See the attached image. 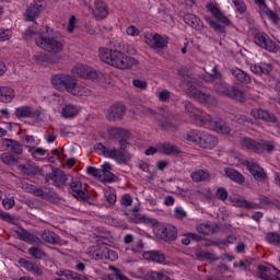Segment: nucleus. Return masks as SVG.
Segmentation results:
<instances>
[{"mask_svg": "<svg viewBox=\"0 0 280 280\" xmlns=\"http://www.w3.org/2000/svg\"><path fill=\"white\" fill-rule=\"evenodd\" d=\"M130 137H132V133H130V131H127L125 136L119 138V149L115 147L107 148L106 145H104V143L98 142L94 145V150L105 159H112L113 161L118 163V165H128V163H130V161L132 160V155L130 154V152L126 151L130 145V142H128V139H130Z\"/></svg>", "mask_w": 280, "mask_h": 280, "instance_id": "obj_1", "label": "nucleus"}, {"mask_svg": "<svg viewBox=\"0 0 280 280\" xmlns=\"http://www.w3.org/2000/svg\"><path fill=\"white\" fill-rule=\"evenodd\" d=\"M37 47L47 54H60L65 49L62 35L49 26H44L35 38Z\"/></svg>", "mask_w": 280, "mask_h": 280, "instance_id": "obj_2", "label": "nucleus"}, {"mask_svg": "<svg viewBox=\"0 0 280 280\" xmlns=\"http://www.w3.org/2000/svg\"><path fill=\"white\" fill-rule=\"evenodd\" d=\"M215 80H219V82L214 84V91H217V93H219L223 97L235 100L241 104H243V102H246V94L244 93V91H242L237 85H229V83L224 82L222 80V73L218 71V67H214L212 69V72L208 75V78H205L206 82H215Z\"/></svg>", "mask_w": 280, "mask_h": 280, "instance_id": "obj_3", "label": "nucleus"}, {"mask_svg": "<svg viewBox=\"0 0 280 280\" xmlns=\"http://www.w3.org/2000/svg\"><path fill=\"white\" fill-rule=\"evenodd\" d=\"M100 59L102 62L121 70L132 69L137 65V59L113 48H101Z\"/></svg>", "mask_w": 280, "mask_h": 280, "instance_id": "obj_4", "label": "nucleus"}, {"mask_svg": "<svg viewBox=\"0 0 280 280\" xmlns=\"http://www.w3.org/2000/svg\"><path fill=\"white\" fill-rule=\"evenodd\" d=\"M89 255L96 261L107 259L108 261H117L119 256L117 252L109 249L106 246V238H97L96 244L89 247Z\"/></svg>", "mask_w": 280, "mask_h": 280, "instance_id": "obj_5", "label": "nucleus"}, {"mask_svg": "<svg viewBox=\"0 0 280 280\" xmlns=\"http://www.w3.org/2000/svg\"><path fill=\"white\" fill-rule=\"evenodd\" d=\"M186 93L200 104H205L206 106H218V98L211 95L208 92H205L200 89V85L195 81H188L186 84Z\"/></svg>", "mask_w": 280, "mask_h": 280, "instance_id": "obj_6", "label": "nucleus"}, {"mask_svg": "<svg viewBox=\"0 0 280 280\" xmlns=\"http://www.w3.org/2000/svg\"><path fill=\"white\" fill-rule=\"evenodd\" d=\"M240 144L244 150L255 152V154H264V152H275V141L253 140V138H241Z\"/></svg>", "mask_w": 280, "mask_h": 280, "instance_id": "obj_7", "label": "nucleus"}, {"mask_svg": "<svg viewBox=\"0 0 280 280\" xmlns=\"http://www.w3.org/2000/svg\"><path fill=\"white\" fill-rule=\"evenodd\" d=\"M50 82L57 91H66L75 95V89H78V80L71 74H54Z\"/></svg>", "mask_w": 280, "mask_h": 280, "instance_id": "obj_8", "label": "nucleus"}, {"mask_svg": "<svg viewBox=\"0 0 280 280\" xmlns=\"http://www.w3.org/2000/svg\"><path fill=\"white\" fill-rule=\"evenodd\" d=\"M144 43L150 47V49L158 52L159 56H163V50L167 49V45H170V37L163 36L159 33H145Z\"/></svg>", "mask_w": 280, "mask_h": 280, "instance_id": "obj_9", "label": "nucleus"}, {"mask_svg": "<svg viewBox=\"0 0 280 280\" xmlns=\"http://www.w3.org/2000/svg\"><path fill=\"white\" fill-rule=\"evenodd\" d=\"M147 115L155 119L162 130H166L167 132H174L176 130V124H174L172 118L167 117L165 108L147 109Z\"/></svg>", "mask_w": 280, "mask_h": 280, "instance_id": "obj_10", "label": "nucleus"}, {"mask_svg": "<svg viewBox=\"0 0 280 280\" xmlns=\"http://www.w3.org/2000/svg\"><path fill=\"white\" fill-rule=\"evenodd\" d=\"M205 124H208L211 130L218 132L219 135H231V132H233V128H231V125L219 117L206 115V120L203 125Z\"/></svg>", "mask_w": 280, "mask_h": 280, "instance_id": "obj_11", "label": "nucleus"}, {"mask_svg": "<svg viewBox=\"0 0 280 280\" xmlns=\"http://www.w3.org/2000/svg\"><path fill=\"white\" fill-rule=\"evenodd\" d=\"M254 40L258 47L266 49V51H269L270 54H277V51H279L277 43H275V40H272L266 33H256Z\"/></svg>", "mask_w": 280, "mask_h": 280, "instance_id": "obj_12", "label": "nucleus"}, {"mask_svg": "<svg viewBox=\"0 0 280 280\" xmlns=\"http://www.w3.org/2000/svg\"><path fill=\"white\" fill-rule=\"evenodd\" d=\"M258 279L261 280H280L277 275H280V271L277 268L268 262L257 266Z\"/></svg>", "mask_w": 280, "mask_h": 280, "instance_id": "obj_13", "label": "nucleus"}, {"mask_svg": "<svg viewBox=\"0 0 280 280\" xmlns=\"http://www.w3.org/2000/svg\"><path fill=\"white\" fill-rule=\"evenodd\" d=\"M180 104L182 107L185 109V113H187L189 117H191V119H196V121H201V124H205V121L207 120V115L209 114L194 106V104H191V102L189 101H182Z\"/></svg>", "mask_w": 280, "mask_h": 280, "instance_id": "obj_14", "label": "nucleus"}, {"mask_svg": "<svg viewBox=\"0 0 280 280\" xmlns=\"http://www.w3.org/2000/svg\"><path fill=\"white\" fill-rule=\"evenodd\" d=\"M250 115L254 119H261V121H267V124H276V132L277 135H280V122H278L275 114L269 113L266 109H253Z\"/></svg>", "mask_w": 280, "mask_h": 280, "instance_id": "obj_15", "label": "nucleus"}, {"mask_svg": "<svg viewBox=\"0 0 280 280\" xmlns=\"http://www.w3.org/2000/svg\"><path fill=\"white\" fill-rule=\"evenodd\" d=\"M126 116V105L124 103H116L112 105L106 115L108 121H119Z\"/></svg>", "mask_w": 280, "mask_h": 280, "instance_id": "obj_16", "label": "nucleus"}, {"mask_svg": "<svg viewBox=\"0 0 280 280\" xmlns=\"http://www.w3.org/2000/svg\"><path fill=\"white\" fill-rule=\"evenodd\" d=\"M14 115L18 119H38V117H40V110L34 109V107L30 105H24L16 107Z\"/></svg>", "mask_w": 280, "mask_h": 280, "instance_id": "obj_17", "label": "nucleus"}, {"mask_svg": "<svg viewBox=\"0 0 280 280\" xmlns=\"http://www.w3.org/2000/svg\"><path fill=\"white\" fill-rule=\"evenodd\" d=\"M43 10H45V3L43 0H35L27 7L24 16L26 18V21H35V19L40 16V12H43Z\"/></svg>", "mask_w": 280, "mask_h": 280, "instance_id": "obj_18", "label": "nucleus"}, {"mask_svg": "<svg viewBox=\"0 0 280 280\" xmlns=\"http://www.w3.org/2000/svg\"><path fill=\"white\" fill-rule=\"evenodd\" d=\"M243 165L247 167L252 176H254L255 180H266V172H264V168L259 166L257 163L249 160H245L243 162Z\"/></svg>", "mask_w": 280, "mask_h": 280, "instance_id": "obj_19", "label": "nucleus"}, {"mask_svg": "<svg viewBox=\"0 0 280 280\" xmlns=\"http://www.w3.org/2000/svg\"><path fill=\"white\" fill-rule=\"evenodd\" d=\"M74 73L79 75V78H83L84 80H97L100 74L93 68L84 65H77L74 67Z\"/></svg>", "mask_w": 280, "mask_h": 280, "instance_id": "obj_20", "label": "nucleus"}, {"mask_svg": "<svg viewBox=\"0 0 280 280\" xmlns=\"http://www.w3.org/2000/svg\"><path fill=\"white\" fill-rule=\"evenodd\" d=\"M46 183L52 180L55 187H62L67 183V174H65L60 168H55L50 174L45 177Z\"/></svg>", "mask_w": 280, "mask_h": 280, "instance_id": "obj_21", "label": "nucleus"}, {"mask_svg": "<svg viewBox=\"0 0 280 280\" xmlns=\"http://www.w3.org/2000/svg\"><path fill=\"white\" fill-rule=\"evenodd\" d=\"M218 145V137L207 132L201 131V138L199 140V148H203V150H213Z\"/></svg>", "mask_w": 280, "mask_h": 280, "instance_id": "obj_22", "label": "nucleus"}, {"mask_svg": "<svg viewBox=\"0 0 280 280\" xmlns=\"http://www.w3.org/2000/svg\"><path fill=\"white\" fill-rule=\"evenodd\" d=\"M160 154H166V156H178L183 154L178 145L173 144L172 142H162L158 145Z\"/></svg>", "mask_w": 280, "mask_h": 280, "instance_id": "obj_23", "label": "nucleus"}, {"mask_svg": "<svg viewBox=\"0 0 280 280\" xmlns=\"http://www.w3.org/2000/svg\"><path fill=\"white\" fill-rule=\"evenodd\" d=\"M18 170L21 172L22 176H30V178L43 173V168L36 166L34 163L20 164Z\"/></svg>", "mask_w": 280, "mask_h": 280, "instance_id": "obj_24", "label": "nucleus"}, {"mask_svg": "<svg viewBox=\"0 0 280 280\" xmlns=\"http://www.w3.org/2000/svg\"><path fill=\"white\" fill-rule=\"evenodd\" d=\"M70 188L72 189L74 198H78L79 200H89L91 198L89 191L82 189V182L80 180H72L70 183Z\"/></svg>", "mask_w": 280, "mask_h": 280, "instance_id": "obj_25", "label": "nucleus"}, {"mask_svg": "<svg viewBox=\"0 0 280 280\" xmlns=\"http://www.w3.org/2000/svg\"><path fill=\"white\" fill-rule=\"evenodd\" d=\"M19 264L22 268H25L27 272H32L35 277H43V269L38 267V265L34 261L27 260L25 258H21Z\"/></svg>", "mask_w": 280, "mask_h": 280, "instance_id": "obj_26", "label": "nucleus"}, {"mask_svg": "<svg viewBox=\"0 0 280 280\" xmlns=\"http://www.w3.org/2000/svg\"><path fill=\"white\" fill-rule=\"evenodd\" d=\"M93 14L98 21L106 19V16H108V7L106 5V2L102 0H95Z\"/></svg>", "mask_w": 280, "mask_h": 280, "instance_id": "obj_27", "label": "nucleus"}, {"mask_svg": "<svg viewBox=\"0 0 280 280\" xmlns=\"http://www.w3.org/2000/svg\"><path fill=\"white\" fill-rule=\"evenodd\" d=\"M130 222H133V224H152V226H156L159 224V221L156 219H151L145 217V214H141L139 212L131 213L129 215Z\"/></svg>", "mask_w": 280, "mask_h": 280, "instance_id": "obj_28", "label": "nucleus"}, {"mask_svg": "<svg viewBox=\"0 0 280 280\" xmlns=\"http://www.w3.org/2000/svg\"><path fill=\"white\" fill-rule=\"evenodd\" d=\"M250 71L255 75H269V73L272 71V65L266 62L252 63Z\"/></svg>", "mask_w": 280, "mask_h": 280, "instance_id": "obj_29", "label": "nucleus"}, {"mask_svg": "<svg viewBox=\"0 0 280 280\" xmlns=\"http://www.w3.org/2000/svg\"><path fill=\"white\" fill-rule=\"evenodd\" d=\"M177 235L178 234L174 225H166L165 228H163L162 233L158 234V237H160V240H163L164 242H174Z\"/></svg>", "mask_w": 280, "mask_h": 280, "instance_id": "obj_30", "label": "nucleus"}, {"mask_svg": "<svg viewBox=\"0 0 280 280\" xmlns=\"http://www.w3.org/2000/svg\"><path fill=\"white\" fill-rule=\"evenodd\" d=\"M3 145L12 152V154H16L18 156H21L23 154V144L16 140L12 139H3Z\"/></svg>", "mask_w": 280, "mask_h": 280, "instance_id": "obj_31", "label": "nucleus"}, {"mask_svg": "<svg viewBox=\"0 0 280 280\" xmlns=\"http://www.w3.org/2000/svg\"><path fill=\"white\" fill-rule=\"evenodd\" d=\"M230 73L242 84H250L252 82L250 74L240 68H232Z\"/></svg>", "mask_w": 280, "mask_h": 280, "instance_id": "obj_32", "label": "nucleus"}, {"mask_svg": "<svg viewBox=\"0 0 280 280\" xmlns=\"http://www.w3.org/2000/svg\"><path fill=\"white\" fill-rule=\"evenodd\" d=\"M56 275L57 277H66L68 280H89V277L69 269L58 270L56 271Z\"/></svg>", "mask_w": 280, "mask_h": 280, "instance_id": "obj_33", "label": "nucleus"}, {"mask_svg": "<svg viewBox=\"0 0 280 280\" xmlns=\"http://www.w3.org/2000/svg\"><path fill=\"white\" fill-rule=\"evenodd\" d=\"M143 258L155 264H163L165 261V255L159 250L144 252Z\"/></svg>", "mask_w": 280, "mask_h": 280, "instance_id": "obj_34", "label": "nucleus"}, {"mask_svg": "<svg viewBox=\"0 0 280 280\" xmlns=\"http://www.w3.org/2000/svg\"><path fill=\"white\" fill-rule=\"evenodd\" d=\"M225 175L230 180H233L234 183H237L238 185H244L246 178L242 173L235 171V168H225Z\"/></svg>", "mask_w": 280, "mask_h": 280, "instance_id": "obj_35", "label": "nucleus"}, {"mask_svg": "<svg viewBox=\"0 0 280 280\" xmlns=\"http://www.w3.org/2000/svg\"><path fill=\"white\" fill-rule=\"evenodd\" d=\"M12 100H14V90L9 86L0 88V102H3L4 104H10Z\"/></svg>", "mask_w": 280, "mask_h": 280, "instance_id": "obj_36", "label": "nucleus"}, {"mask_svg": "<svg viewBox=\"0 0 280 280\" xmlns=\"http://www.w3.org/2000/svg\"><path fill=\"white\" fill-rule=\"evenodd\" d=\"M78 113H80V110L73 104H67L61 109V115H62L63 119H71V118L75 117V115H78Z\"/></svg>", "mask_w": 280, "mask_h": 280, "instance_id": "obj_37", "label": "nucleus"}, {"mask_svg": "<svg viewBox=\"0 0 280 280\" xmlns=\"http://www.w3.org/2000/svg\"><path fill=\"white\" fill-rule=\"evenodd\" d=\"M184 23H186V25H189L190 27H192V30H201L202 28V22L195 14L185 15Z\"/></svg>", "mask_w": 280, "mask_h": 280, "instance_id": "obj_38", "label": "nucleus"}, {"mask_svg": "<svg viewBox=\"0 0 280 280\" xmlns=\"http://www.w3.org/2000/svg\"><path fill=\"white\" fill-rule=\"evenodd\" d=\"M20 238L23 241V242H26L27 244H40V240L38 238V236L25 231V230H22L20 233Z\"/></svg>", "mask_w": 280, "mask_h": 280, "instance_id": "obj_39", "label": "nucleus"}, {"mask_svg": "<svg viewBox=\"0 0 280 280\" xmlns=\"http://www.w3.org/2000/svg\"><path fill=\"white\" fill-rule=\"evenodd\" d=\"M235 207H240L242 209H261V205L248 201L246 199H235Z\"/></svg>", "mask_w": 280, "mask_h": 280, "instance_id": "obj_40", "label": "nucleus"}, {"mask_svg": "<svg viewBox=\"0 0 280 280\" xmlns=\"http://www.w3.org/2000/svg\"><path fill=\"white\" fill-rule=\"evenodd\" d=\"M130 130L124 129L121 127H109L107 129V135L112 137V139H120L122 136L128 135Z\"/></svg>", "mask_w": 280, "mask_h": 280, "instance_id": "obj_41", "label": "nucleus"}, {"mask_svg": "<svg viewBox=\"0 0 280 280\" xmlns=\"http://www.w3.org/2000/svg\"><path fill=\"white\" fill-rule=\"evenodd\" d=\"M203 19H205L206 23H208V25H210V27L212 30H214V32L217 34H226V28L223 25H221L220 23L213 21L211 19V16L206 15Z\"/></svg>", "mask_w": 280, "mask_h": 280, "instance_id": "obj_42", "label": "nucleus"}, {"mask_svg": "<svg viewBox=\"0 0 280 280\" xmlns=\"http://www.w3.org/2000/svg\"><path fill=\"white\" fill-rule=\"evenodd\" d=\"M34 58L38 60V62H46L47 65H56V62H58L57 58L51 57L47 52H36Z\"/></svg>", "mask_w": 280, "mask_h": 280, "instance_id": "obj_43", "label": "nucleus"}, {"mask_svg": "<svg viewBox=\"0 0 280 280\" xmlns=\"http://www.w3.org/2000/svg\"><path fill=\"white\" fill-rule=\"evenodd\" d=\"M42 240H44L47 244H58L60 242V237L51 231H44L42 233Z\"/></svg>", "mask_w": 280, "mask_h": 280, "instance_id": "obj_44", "label": "nucleus"}, {"mask_svg": "<svg viewBox=\"0 0 280 280\" xmlns=\"http://www.w3.org/2000/svg\"><path fill=\"white\" fill-rule=\"evenodd\" d=\"M260 14H264V16H267L273 25H279L280 16L278 12L272 11V9L267 8L265 9Z\"/></svg>", "mask_w": 280, "mask_h": 280, "instance_id": "obj_45", "label": "nucleus"}, {"mask_svg": "<svg viewBox=\"0 0 280 280\" xmlns=\"http://www.w3.org/2000/svg\"><path fill=\"white\" fill-rule=\"evenodd\" d=\"M191 179L194 180V183H202L205 180H208L209 172L202 170L196 171L191 173Z\"/></svg>", "mask_w": 280, "mask_h": 280, "instance_id": "obj_46", "label": "nucleus"}, {"mask_svg": "<svg viewBox=\"0 0 280 280\" xmlns=\"http://www.w3.org/2000/svg\"><path fill=\"white\" fill-rule=\"evenodd\" d=\"M24 141L26 142V148H28V152H32L36 145H40V139H36L34 136L26 135L24 137Z\"/></svg>", "mask_w": 280, "mask_h": 280, "instance_id": "obj_47", "label": "nucleus"}, {"mask_svg": "<svg viewBox=\"0 0 280 280\" xmlns=\"http://www.w3.org/2000/svg\"><path fill=\"white\" fill-rule=\"evenodd\" d=\"M28 255H31L34 259H37L38 261L47 257V254H45L43 249L34 246L28 248Z\"/></svg>", "mask_w": 280, "mask_h": 280, "instance_id": "obj_48", "label": "nucleus"}, {"mask_svg": "<svg viewBox=\"0 0 280 280\" xmlns=\"http://www.w3.org/2000/svg\"><path fill=\"white\" fill-rule=\"evenodd\" d=\"M27 190L30 191V194H33V196H36L37 198H47V194L45 192L44 188L30 185L27 187Z\"/></svg>", "mask_w": 280, "mask_h": 280, "instance_id": "obj_49", "label": "nucleus"}, {"mask_svg": "<svg viewBox=\"0 0 280 280\" xmlns=\"http://www.w3.org/2000/svg\"><path fill=\"white\" fill-rule=\"evenodd\" d=\"M201 132H198L197 130H190L186 135L187 141H191L192 143H196L197 145L200 144V139H201Z\"/></svg>", "mask_w": 280, "mask_h": 280, "instance_id": "obj_50", "label": "nucleus"}, {"mask_svg": "<svg viewBox=\"0 0 280 280\" xmlns=\"http://www.w3.org/2000/svg\"><path fill=\"white\" fill-rule=\"evenodd\" d=\"M1 161L5 165H16L19 163V159H16V155L12 153H4L1 155Z\"/></svg>", "mask_w": 280, "mask_h": 280, "instance_id": "obj_51", "label": "nucleus"}, {"mask_svg": "<svg viewBox=\"0 0 280 280\" xmlns=\"http://www.w3.org/2000/svg\"><path fill=\"white\" fill-rule=\"evenodd\" d=\"M196 231L201 235H211V233H213V228H211L209 223H200L197 225Z\"/></svg>", "mask_w": 280, "mask_h": 280, "instance_id": "obj_52", "label": "nucleus"}, {"mask_svg": "<svg viewBox=\"0 0 280 280\" xmlns=\"http://www.w3.org/2000/svg\"><path fill=\"white\" fill-rule=\"evenodd\" d=\"M197 258L198 259H209L210 261H218V257L215 254L209 253L207 250H199L197 253Z\"/></svg>", "mask_w": 280, "mask_h": 280, "instance_id": "obj_53", "label": "nucleus"}, {"mask_svg": "<svg viewBox=\"0 0 280 280\" xmlns=\"http://www.w3.org/2000/svg\"><path fill=\"white\" fill-rule=\"evenodd\" d=\"M233 4L235 8V12H237L238 14H245L247 7L244 0H233Z\"/></svg>", "mask_w": 280, "mask_h": 280, "instance_id": "obj_54", "label": "nucleus"}, {"mask_svg": "<svg viewBox=\"0 0 280 280\" xmlns=\"http://www.w3.org/2000/svg\"><path fill=\"white\" fill-rule=\"evenodd\" d=\"M191 240L200 242V236H198L196 233H187V235H185L184 238H182V244L184 246H189V244H191Z\"/></svg>", "mask_w": 280, "mask_h": 280, "instance_id": "obj_55", "label": "nucleus"}, {"mask_svg": "<svg viewBox=\"0 0 280 280\" xmlns=\"http://www.w3.org/2000/svg\"><path fill=\"white\" fill-rule=\"evenodd\" d=\"M107 280H130L128 277L124 276L121 271L115 268V273H108L106 277Z\"/></svg>", "mask_w": 280, "mask_h": 280, "instance_id": "obj_56", "label": "nucleus"}, {"mask_svg": "<svg viewBox=\"0 0 280 280\" xmlns=\"http://www.w3.org/2000/svg\"><path fill=\"white\" fill-rule=\"evenodd\" d=\"M233 121H235L236 124H240L241 126H246V124H252L253 122L250 120V118L246 117L245 115H236L233 118Z\"/></svg>", "mask_w": 280, "mask_h": 280, "instance_id": "obj_57", "label": "nucleus"}, {"mask_svg": "<svg viewBox=\"0 0 280 280\" xmlns=\"http://www.w3.org/2000/svg\"><path fill=\"white\" fill-rule=\"evenodd\" d=\"M269 244H275V246L280 245V235L278 233L271 232L267 235Z\"/></svg>", "mask_w": 280, "mask_h": 280, "instance_id": "obj_58", "label": "nucleus"}, {"mask_svg": "<svg viewBox=\"0 0 280 280\" xmlns=\"http://www.w3.org/2000/svg\"><path fill=\"white\" fill-rule=\"evenodd\" d=\"M86 172L89 176H93L94 178H102V171L100 168H95V166H88Z\"/></svg>", "mask_w": 280, "mask_h": 280, "instance_id": "obj_59", "label": "nucleus"}, {"mask_svg": "<svg viewBox=\"0 0 280 280\" xmlns=\"http://www.w3.org/2000/svg\"><path fill=\"white\" fill-rule=\"evenodd\" d=\"M11 37H12V31L0 28V42L3 43L5 40H10Z\"/></svg>", "mask_w": 280, "mask_h": 280, "instance_id": "obj_60", "label": "nucleus"}, {"mask_svg": "<svg viewBox=\"0 0 280 280\" xmlns=\"http://www.w3.org/2000/svg\"><path fill=\"white\" fill-rule=\"evenodd\" d=\"M132 84L136 89H141V91H145L148 89V82L139 79H135Z\"/></svg>", "mask_w": 280, "mask_h": 280, "instance_id": "obj_61", "label": "nucleus"}, {"mask_svg": "<svg viewBox=\"0 0 280 280\" xmlns=\"http://www.w3.org/2000/svg\"><path fill=\"white\" fill-rule=\"evenodd\" d=\"M126 34L128 36H139L141 34V31H139V28H137V26L130 25L126 28Z\"/></svg>", "mask_w": 280, "mask_h": 280, "instance_id": "obj_62", "label": "nucleus"}, {"mask_svg": "<svg viewBox=\"0 0 280 280\" xmlns=\"http://www.w3.org/2000/svg\"><path fill=\"white\" fill-rule=\"evenodd\" d=\"M120 205L122 207H130V205H132V197L128 194H125L120 199Z\"/></svg>", "mask_w": 280, "mask_h": 280, "instance_id": "obj_63", "label": "nucleus"}, {"mask_svg": "<svg viewBox=\"0 0 280 280\" xmlns=\"http://www.w3.org/2000/svg\"><path fill=\"white\" fill-rule=\"evenodd\" d=\"M215 196L219 198V200H226V198H229V191H226L223 187H220L218 188Z\"/></svg>", "mask_w": 280, "mask_h": 280, "instance_id": "obj_64", "label": "nucleus"}]
</instances>
